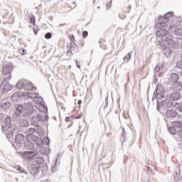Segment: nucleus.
I'll use <instances>...</instances> for the list:
<instances>
[{"instance_id":"nucleus-53","label":"nucleus","mask_w":182,"mask_h":182,"mask_svg":"<svg viewBox=\"0 0 182 182\" xmlns=\"http://www.w3.org/2000/svg\"><path fill=\"white\" fill-rule=\"evenodd\" d=\"M171 87H170V89H171Z\"/></svg>"},{"instance_id":"nucleus-6","label":"nucleus","mask_w":182,"mask_h":182,"mask_svg":"<svg viewBox=\"0 0 182 182\" xmlns=\"http://www.w3.org/2000/svg\"><path fill=\"white\" fill-rule=\"evenodd\" d=\"M12 70H14V65L12 64H6L3 66L2 68V73L4 75V80H9L11 79V73H12Z\"/></svg>"},{"instance_id":"nucleus-17","label":"nucleus","mask_w":182,"mask_h":182,"mask_svg":"<svg viewBox=\"0 0 182 182\" xmlns=\"http://www.w3.org/2000/svg\"><path fill=\"white\" fill-rule=\"evenodd\" d=\"M23 146L25 149H27V150H31L33 148V142L27 139L23 142Z\"/></svg>"},{"instance_id":"nucleus-46","label":"nucleus","mask_w":182,"mask_h":182,"mask_svg":"<svg viewBox=\"0 0 182 182\" xmlns=\"http://www.w3.org/2000/svg\"><path fill=\"white\" fill-rule=\"evenodd\" d=\"M77 105H82V100H78V102H77Z\"/></svg>"},{"instance_id":"nucleus-51","label":"nucleus","mask_w":182,"mask_h":182,"mask_svg":"<svg viewBox=\"0 0 182 182\" xmlns=\"http://www.w3.org/2000/svg\"><path fill=\"white\" fill-rule=\"evenodd\" d=\"M25 122H26V123H28V121H27V120H26Z\"/></svg>"},{"instance_id":"nucleus-25","label":"nucleus","mask_w":182,"mask_h":182,"mask_svg":"<svg viewBox=\"0 0 182 182\" xmlns=\"http://www.w3.org/2000/svg\"><path fill=\"white\" fill-rule=\"evenodd\" d=\"M35 160L37 163H38V164H43V158L38 156V154L37 156L35 157Z\"/></svg>"},{"instance_id":"nucleus-5","label":"nucleus","mask_w":182,"mask_h":182,"mask_svg":"<svg viewBox=\"0 0 182 182\" xmlns=\"http://www.w3.org/2000/svg\"><path fill=\"white\" fill-rule=\"evenodd\" d=\"M16 86L18 89H23L24 90H36V87L32 83V82L28 80H19Z\"/></svg>"},{"instance_id":"nucleus-21","label":"nucleus","mask_w":182,"mask_h":182,"mask_svg":"<svg viewBox=\"0 0 182 182\" xmlns=\"http://www.w3.org/2000/svg\"><path fill=\"white\" fill-rule=\"evenodd\" d=\"M76 48H77V46L76 45V43L71 41L70 43V53H72V52H75Z\"/></svg>"},{"instance_id":"nucleus-16","label":"nucleus","mask_w":182,"mask_h":182,"mask_svg":"<svg viewBox=\"0 0 182 182\" xmlns=\"http://www.w3.org/2000/svg\"><path fill=\"white\" fill-rule=\"evenodd\" d=\"M166 116L168 117L169 119L177 117V112L173 109L167 110L166 112Z\"/></svg>"},{"instance_id":"nucleus-29","label":"nucleus","mask_w":182,"mask_h":182,"mask_svg":"<svg viewBox=\"0 0 182 182\" xmlns=\"http://www.w3.org/2000/svg\"><path fill=\"white\" fill-rule=\"evenodd\" d=\"M35 133V128H29L27 131V136L33 134Z\"/></svg>"},{"instance_id":"nucleus-39","label":"nucleus","mask_w":182,"mask_h":182,"mask_svg":"<svg viewBox=\"0 0 182 182\" xmlns=\"http://www.w3.org/2000/svg\"><path fill=\"white\" fill-rule=\"evenodd\" d=\"M87 35H89V33H87V31H83L82 33L83 38H87Z\"/></svg>"},{"instance_id":"nucleus-28","label":"nucleus","mask_w":182,"mask_h":182,"mask_svg":"<svg viewBox=\"0 0 182 182\" xmlns=\"http://www.w3.org/2000/svg\"><path fill=\"white\" fill-rule=\"evenodd\" d=\"M15 168L17 170V171H19L20 173H26L25 169L19 166H15Z\"/></svg>"},{"instance_id":"nucleus-15","label":"nucleus","mask_w":182,"mask_h":182,"mask_svg":"<svg viewBox=\"0 0 182 182\" xmlns=\"http://www.w3.org/2000/svg\"><path fill=\"white\" fill-rule=\"evenodd\" d=\"M178 80V74L172 73L169 78L168 83L169 85H174V83H177Z\"/></svg>"},{"instance_id":"nucleus-10","label":"nucleus","mask_w":182,"mask_h":182,"mask_svg":"<svg viewBox=\"0 0 182 182\" xmlns=\"http://www.w3.org/2000/svg\"><path fill=\"white\" fill-rule=\"evenodd\" d=\"M35 114L36 115L31 118V123L33 126L36 127L38 124H39V122L42 120V115H41V114H38V112Z\"/></svg>"},{"instance_id":"nucleus-22","label":"nucleus","mask_w":182,"mask_h":182,"mask_svg":"<svg viewBox=\"0 0 182 182\" xmlns=\"http://www.w3.org/2000/svg\"><path fill=\"white\" fill-rule=\"evenodd\" d=\"M36 144L38 146V147H43V142L42 141V139H41V138H38L36 140Z\"/></svg>"},{"instance_id":"nucleus-30","label":"nucleus","mask_w":182,"mask_h":182,"mask_svg":"<svg viewBox=\"0 0 182 182\" xmlns=\"http://www.w3.org/2000/svg\"><path fill=\"white\" fill-rule=\"evenodd\" d=\"M174 32L177 36H181L182 35V28H176Z\"/></svg>"},{"instance_id":"nucleus-26","label":"nucleus","mask_w":182,"mask_h":182,"mask_svg":"<svg viewBox=\"0 0 182 182\" xmlns=\"http://www.w3.org/2000/svg\"><path fill=\"white\" fill-rule=\"evenodd\" d=\"M132 59V53H128L125 55V57L123 58V60L124 62H129Z\"/></svg>"},{"instance_id":"nucleus-14","label":"nucleus","mask_w":182,"mask_h":182,"mask_svg":"<svg viewBox=\"0 0 182 182\" xmlns=\"http://www.w3.org/2000/svg\"><path fill=\"white\" fill-rule=\"evenodd\" d=\"M24 108L22 105H17L14 111V116L19 117L21 113H23Z\"/></svg>"},{"instance_id":"nucleus-43","label":"nucleus","mask_w":182,"mask_h":182,"mask_svg":"<svg viewBox=\"0 0 182 182\" xmlns=\"http://www.w3.org/2000/svg\"><path fill=\"white\" fill-rule=\"evenodd\" d=\"M75 62H76L77 68H78V69H80V65L77 64V61H75Z\"/></svg>"},{"instance_id":"nucleus-1","label":"nucleus","mask_w":182,"mask_h":182,"mask_svg":"<svg viewBox=\"0 0 182 182\" xmlns=\"http://www.w3.org/2000/svg\"><path fill=\"white\" fill-rule=\"evenodd\" d=\"M156 36L158 39H160V43H166V46H169V48H172V49H178L180 48V44L178 43L173 41V36L168 34V31L164 28L159 29L156 33Z\"/></svg>"},{"instance_id":"nucleus-33","label":"nucleus","mask_w":182,"mask_h":182,"mask_svg":"<svg viewBox=\"0 0 182 182\" xmlns=\"http://www.w3.org/2000/svg\"><path fill=\"white\" fill-rule=\"evenodd\" d=\"M46 39H50L52 38V33H47L45 34Z\"/></svg>"},{"instance_id":"nucleus-8","label":"nucleus","mask_w":182,"mask_h":182,"mask_svg":"<svg viewBox=\"0 0 182 182\" xmlns=\"http://www.w3.org/2000/svg\"><path fill=\"white\" fill-rule=\"evenodd\" d=\"M31 99H35V98H31ZM30 98H28V100H24V105L23 106L24 110H26V112H28L30 114H36L38 112V109H34L33 105L31 102V101H28L31 100Z\"/></svg>"},{"instance_id":"nucleus-34","label":"nucleus","mask_w":182,"mask_h":182,"mask_svg":"<svg viewBox=\"0 0 182 182\" xmlns=\"http://www.w3.org/2000/svg\"><path fill=\"white\" fill-rule=\"evenodd\" d=\"M30 21H31V23H32V25H35V23H36L35 16H32L31 17H30Z\"/></svg>"},{"instance_id":"nucleus-52","label":"nucleus","mask_w":182,"mask_h":182,"mask_svg":"<svg viewBox=\"0 0 182 182\" xmlns=\"http://www.w3.org/2000/svg\"><path fill=\"white\" fill-rule=\"evenodd\" d=\"M67 53H69V51H68Z\"/></svg>"},{"instance_id":"nucleus-31","label":"nucleus","mask_w":182,"mask_h":182,"mask_svg":"<svg viewBox=\"0 0 182 182\" xmlns=\"http://www.w3.org/2000/svg\"><path fill=\"white\" fill-rule=\"evenodd\" d=\"M158 97H164V92H160L159 90H156Z\"/></svg>"},{"instance_id":"nucleus-36","label":"nucleus","mask_w":182,"mask_h":182,"mask_svg":"<svg viewBox=\"0 0 182 182\" xmlns=\"http://www.w3.org/2000/svg\"><path fill=\"white\" fill-rule=\"evenodd\" d=\"M176 66L178 69H182V60L176 63Z\"/></svg>"},{"instance_id":"nucleus-11","label":"nucleus","mask_w":182,"mask_h":182,"mask_svg":"<svg viewBox=\"0 0 182 182\" xmlns=\"http://www.w3.org/2000/svg\"><path fill=\"white\" fill-rule=\"evenodd\" d=\"M15 141L18 146H23V143H25V136L21 134H18L16 135Z\"/></svg>"},{"instance_id":"nucleus-48","label":"nucleus","mask_w":182,"mask_h":182,"mask_svg":"<svg viewBox=\"0 0 182 182\" xmlns=\"http://www.w3.org/2000/svg\"><path fill=\"white\" fill-rule=\"evenodd\" d=\"M2 117H4V116L2 115V114H0V120L2 119Z\"/></svg>"},{"instance_id":"nucleus-45","label":"nucleus","mask_w":182,"mask_h":182,"mask_svg":"<svg viewBox=\"0 0 182 182\" xmlns=\"http://www.w3.org/2000/svg\"><path fill=\"white\" fill-rule=\"evenodd\" d=\"M38 100H40V102H42V100H43V98H42V97H38Z\"/></svg>"},{"instance_id":"nucleus-9","label":"nucleus","mask_w":182,"mask_h":182,"mask_svg":"<svg viewBox=\"0 0 182 182\" xmlns=\"http://www.w3.org/2000/svg\"><path fill=\"white\" fill-rule=\"evenodd\" d=\"M4 124H6L5 127L2 126L3 132H6V133H9V134H14L16 129H12V127H11V117H6L4 119Z\"/></svg>"},{"instance_id":"nucleus-41","label":"nucleus","mask_w":182,"mask_h":182,"mask_svg":"<svg viewBox=\"0 0 182 182\" xmlns=\"http://www.w3.org/2000/svg\"><path fill=\"white\" fill-rule=\"evenodd\" d=\"M174 28H176L175 25H171L169 26L168 31H171V29H174Z\"/></svg>"},{"instance_id":"nucleus-12","label":"nucleus","mask_w":182,"mask_h":182,"mask_svg":"<svg viewBox=\"0 0 182 182\" xmlns=\"http://www.w3.org/2000/svg\"><path fill=\"white\" fill-rule=\"evenodd\" d=\"M0 88L1 89L3 93H8V92L12 90V85L6 82L5 84H2L0 86Z\"/></svg>"},{"instance_id":"nucleus-27","label":"nucleus","mask_w":182,"mask_h":182,"mask_svg":"<svg viewBox=\"0 0 182 182\" xmlns=\"http://www.w3.org/2000/svg\"><path fill=\"white\" fill-rule=\"evenodd\" d=\"M27 140H29V141H33L35 140V135L30 134L26 136Z\"/></svg>"},{"instance_id":"nucleus-49","label":"nucleus","mask_w":182,"mask_h":182,"mask_svg":"<svg viewBox=\"0 0 182 182\" xmlns=\"http://www.w3.org/2000/svg\"><path fill=\"white\" fill-rule=\"evenodd\" d=\"M38 34V32L36 31V33H35V35H37Z\"/></svg>"},{"instance_id":"nucleus-42","label":"nucleus","mask_w":182,"mask_h":182,"mask_svg":"<svg viewBox=\"0 0 182 182\" xmlns=\"http://www.w3.org/2000/svg\"><path fill=\"white\" fill-rule=\"evenodd\" d=\"M124 128L122 129V137H124V133H125Z\"/></svg>"},{"instance_id":"nucleus-35","label":"nucleus","mask_w":182,"mask_h":182,"mask_svg":"<svg viewBox=\"0 0 182 182\" xmlns=\"http://www.w3.org/2000/svg\"><path fill=\"white\" fill-rule=\"evenodd\" d=\"M177 133H178L179 137H181V139H182V127L177 129Z\"/></svg>"},{"instance_id":"nucleus-24","label":"nucleus","mask_w":182,"mask_h":182,"mask_svg":"<svg viewBox=\"0 0 182 182\" xmlns=\"http://www.w3.org/2000/svg\"><path fill=\"white\" fill-rule=\"evenodd\" d=\"M168 132L172 135L176 134L177 133V129L175 127H169L168 128Z\"/></svg>"},{"instance_id":"nucleus-13","label":"nucleus","mask_w":182,"mask_h":182,"mask_svg":"<svg viewBox=\"0 0 182 182\" xmlns=\"http://www.w3.org/2000/svg\"><path fill=\"white\" fill-rule=\"evenodd\" d=\"M166 45H167L166 43H160L161 49L165 50L164 55L166 56H170V55H171L173 53V50H171L170 48H166Z\"/></svg>"},{"instance_id":"nucleus-40","label":"nucleus","mask_w":182,"mask_h":182,"mask_svg":"<svg viewBox=\"0 0 182 182\" xmlns=\"http://www.w3.org/2000/svg\"><path fill=\"white\" fill-rule=\"evenodd\" d=\"M82 114H79L78 115H77V116L75 117V119H82Z\"/></svg>"},{"instance_id":"nucleus-7","label":"nucleus","mask_w":182,"mask_h":182,"mask_svg":"<svg viewBox=\"0 0 182 182\" xmlns=\"http://www.w3.org/2000/svg\"><path fill=\"white\" fill-rule=\"evenodd\" d=\"M37 156L38 151L36 149H33V151H26L21 154L22 159H23V160H28V161H31V160H35V158Z\"/></svg>"},{"instance_id":"nucleus-3","label":"nucleus","mask_w":182,"mask_h":182,"mask_svg":"<svg viewBox=\"0 0 182 182\" xmlns=\"http://www.w3.org/2000/svg\"><path fill=\"white\" fill-rule=\"evenodd\" d=\"M22 97L24 100H28V99H36L38 97V93L31 92H15L11 96V100L14 103H18V102H21Z\"/></svg>"},{"instance_id":"nucleus-44","label":"nucleus","mask_w":182,"mask_h":182,"mask_svg":"<svg viewBox=\"0 0 182 182\" xmlns=\"http://www.w3.org/2000/svg\"><path fill=\"white\" fill-rule=\"evenodd\" d=\"M69 120H70V118H69L68 117H67L65 118V122H69Z\"/></svg>"},{"instance_id":"nucleus-20","label":"nucleus","mask_w":182,"mask_h":182,"mask_svg":"<svg viewBox=\"0 0 182 182\" xmlns=\"http://www.w3.org/2000/svg\"><path fill=\"white\" fill-rule=\"evenodd\" d=\"M173 126H174V127H176L175 129L176 130H178L179 129H181L182 127V123L180 122H173Z\"/></svg>"},{"instance_id":"nucleus-37","label":"nucleus","mask_w":182,"mask_h":182,"mask_svg":"<svg viewBox=\"0 0 182 182\" xmlns=\"http://www.w3.org/2000/svg\"><path fill=\"white\" fill-rule=\"evenodd\" d=\"M154 72L155 73H159V72H160V66L156 65L154 68Z\"/></svg>"},{"instance_id":"nucleus-47","label":"nucleus","mask_w":182,"mask_h":182,"mask_svg":"<svg viewBox=\"0 0 182 182\" xmlns=\"http://www.w3.org/2000/svg\"><path fill=\"white\" fill-rule=\"evenodd\" d=\"M43 106V107H44V109H46V110H48V107H46V106H45V105H42Z\"/></svg>"},{"instance_id":"nucleus-32","label":"nucleus","mask_w":182,"mask_h":182,"mask_svg":"<svg viewBox=\"0 0 182 182\" xmlns=\"http://www.w3.org/2000/svg\"><path fill=\"white\" fill-rule=\"evenodd\" d=\"M18 52L21 53V55H26L27 53L26 50L24 48H19Z\"/></svg>"},{"instance_id":"nucleus-50","label":"nucleus","mask_w":182,"mask_h":182,"mask_svg":"<svg viewBox=\"0 0 182 182\" xmlns=\"http://www.w3.org/2000/svg\"><path fill=\"white\" fill-rule=\"evenodd\" d=\"M80 132V130H78L77 132V133H79Z\"/></svg>"},{"instance_id":"nucleus-38","label":"nucleus","mask_w":182,"mask_h":182,"mask_svg":"<svg viewBox=\"0 0 182 182\" xmlns=\"http://www.w3.org/2000/svg\"><path fill=\"white\" fill-rule=\"evenodd\" d=\"M180 177V174L177 172L175 173V174H173V178L174 180H177V178H178Z\"/></svg>"},{"instance_id":"nucleus-4","label":"nucleus","mask_w":182,"mask_h":182,"mask_svg":"<svg viewBox=\"0 0 182 182\" xmlns=\"http://www.w3.org/2000/svg\"><path fill=\"white\" fill-rule=\"evenodd\" d=\"M176 102H173L170 100H165L157 105V110L159 113H163L167 109H171V107H176Z\"/></svg>"},{"instance_id":"nucleus-2","label":"nucleus","mask_w":182,"mask_h":182,"mask_svg":"<svg viewBox=\"0 0 182 182\" xmlns=\"http://www.w3.org/2000/svg\"><path fill=\"white\" fill-rule=\"evenodd\" d=\"M174 16L173 13L170 11L165 14V16H161L159 18V22L155 25V27L157 28H167V26L174 23Z\"/></svg>"},{"instance_id":"nucleus-19","label":"nucleus","mask_w":182,"mask_h":182,"mask_svg":"<svg viewBox=\"0 0 182 182\" xmlns=\"http://www.w3.org/2000/svg\"><path fill=\"white\" fill-rule=\"evenodd\" d=\"M9 107H11V102H6L0 105V109H4V110L6 109H9Z\"/></svg>"},{"instance_id":"nucleus-23","label":"nucleus","mask_w":182,"mask_h":182,"mask_svg":"<svg viewBox=\"0 0 182 182\" xmlns=\"http://www.w3.org/2000/svg\"><path fill=\"white\" fill-rule=\"evenodd\" d=\"M175 108L179 113H182V104L176 103Z\"/></svg>"},{"instance_id":"nucleus-18","label":"nucleus","mask_w":182,"mask_h":182,"mask_svg":"<svg viewBox=\"0 0 182 182\" xmlns=\"http://www.w3.org/2000/svg\"><path fill=\"white\" fill-rule=\"evenodd\" d=\"M180 97H181V95H180L179 92H175L171 94V99H172V100H179Z\"/></svg>"}]
</instances>
